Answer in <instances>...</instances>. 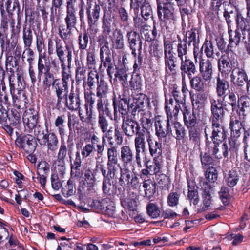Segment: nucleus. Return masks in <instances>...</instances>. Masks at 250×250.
I'll use <instances>...</instances> for the list:
<instances>
[{
  "mask_svg": "<svg viewBox=\"0 0 250 250\" xmlns=\"http://www.w3.org/2000/svg\"><path fill=\"white\" fill-rule=\"evenodd\" d=\"M100 169L103 176V179H112L114 178L118 170L117 167H114V166H112L108 164H107V169L103 165H100Z\"/></svg>",
  "mask_w": 250,
  "mask_h": 250,
  "instance_id": "33",
  "label": "nucleus"
},
{
  "mask_svg": "<svg viewBox=\"0 0 250 250\" xmlns=\"http://www.w3.org/2000/svg\"><path fill=\"white\" fill-rule=\"evenodd\" d=\"M165 111L167 114V122H175L177 120L178 113L181 110L179 104L174 102V99L170 97L165 99Z\"/></svg>",
  "mask_w": 250,
  "mask_h": 250,
  "instance_id": "7",
  "label": "nucleus"
},
{
  "mask_svg": "<svg viewBox=\"0 0 250 250\" xmlns=\"http://www.w3.org/2000/svg\"><path fill=\"white\" fill-rule=\"evenodd\" d=\"M178 57L181 60L187 58V45L186 42L181 41L177 45Z\"/></svg>",
  "mask_w": 250,
  "mask_h": 250,
  "instance_id": "55",
  "label": "nucleus"
},
{
  "mask_svg": "<svg viewBox=\"0 0 250 250\" xmlns=\"http://www.w3.org/2000/svg\"><path fill=\"white\" fill-rule=\"evenodd\" d=\"M4 0H0V10L1 14L0 28L5 32L8 29V23H10L11 27L13 28L14 26L15 22L14 20L12 18L11 16L5 14L3 6Z\"/></svg>",
  "mask_w": 250,
  "mask_h": 250,
  "instance_id": "22",
  "label": "nucleus"
},
{
  "mask_svg": "<svg viewBox=\"0 0 250 250\" xmlns=\"http://www.w3.org/2000/svg\"><path fill=\"white\" fill-rule=\"evenodd\" d=\"M147 213L151 218L155 219L160 215L159 207L154 203H149L146 206Z\"/></svg>",
  "mask_w": 250,
  "mask_h": 250,
  "instance_id": "49",
  "label": "nucleus"
},
{
  "mask_svg": "<svg viewBox=\"0 0 250 250\" xmlns=\"http://www.w3.org/2000/svg\"><path fill=\"white\" fill-rule=\"evenodd\" d=\"M65 116L64 115L58 116L54 122V125L57 128L59 134L62 135L64 134V124L65 122Z\"/></svg>",
  "mask_w": 250,
  "mask_h": 250,
  "instance_id": "56",
  "label": "nucleus"
},
{
  "mask_svg": "<svg viewBox=\"0 0 250 250\" xmlns=\"http://www.w3.org/2000/svg\"><path fill=\"white\" fill-rule=\"evenodd\" d=\"M64 21L66 26L68 27L76 28L77 18L75 15V8H66V14Z\"/></svg>",
  "mask_w": 250,
  "mask_h": 250,
  "instance_id": "36",
  "label": "nucleus"
},
{
  "mask_svg": "<svg viewBox=\"0 0 250 250\" xmlns=\"http://www.w3.org/2000/svg\"><path fill=\"white\" fill-rule=\"evenodd\" d=\"M126 38L130 48L139 47V50L142 49V42L139 35L136 32L131 31L127 32Z\"/></svg>",
  "mask_w": 250,
  "mask_h": 250,
  "instance_id": "27",
  "label": "nucleus"
},
{
  "mask_svg": "<svg viewBox=\"0 0 250 250\" xmlns=\"http://www.w3.org/2000/svg\"><path fill=\"white\" fill-rule=\"evenodd\" d=\"M237 29H240L241 31L249 29V22L247 19L244 18L241 14L238 13L236 18Z\"/></svg>",
  "mask_w": 250,
  "mask_h": 250,
  "instance_id": "46",
  "label": "nucleus"
},
{
  "mask_svg": "<svg viewBox=\"0 0 250 250\" xmlns=\"http://www.w3.org/2000/svg\"><path fill=\"white\" fill-rule=\"evenodd\" d=\"M186 43L188 42L190 45L192 44L194 46L193 54L194 57L196 62L197 61L198 56L200 57L201 53L199 51V48L196 46L199 42V36L198 35V31L195 28H192L188 31L186 34Z\"/></svg>",
  "mask_w": 250,
  "mask_h": 250,
  "instance_id": "16",
  "label": "nucleus"
},
{
  "mask_svg": "<svg viewBox=\"0 0 250 250\" xmlns=\"http://www.w3.org/2000/svg\"><path fill=\"white\" fill-rule=\"evenodd\" d=\"M86 69L83 64H78L76 70V80L80 82L86 78Z\"/></svg>",
  "mask_w": 250,
  "mask_h": 250,
  "instance_id": "57",
  "label": "nucleus"
},
{
  "mask_svg": "<svg viewBox=\"0 0 250 250\" xmlns=\"http://www.w3.org/2000/svg\"><path fill=\"white\" fill-rule=\"evenodd\" d=\"M157 14L160 20L161 31L174 27L176 17L174 14V3L171 0H157Z\"/></svg>",
  "mask_w": 250,
  "mask_h": 250,
  "instance_id": "2",
  "label": "nucleus"
},
{
  "mask_svg": "<svg viewBox=\"0 0 250 250\" xmlns=\"http://www.w3.org/2000/svg\"><path fill=\"white\" fill-rule=\"evenodd\" d=\"M138 6L141 7V13L142 17L147 20L152 14V8L146 0H136Z\"/></svg>",
  "mask_w": 250,
  "mask_h": 250,
  "instance_id": "31",
  "label": "nucleus"
},
{
  "mask_svg": "<svg viewBox=\"0 0 250 250\" xmlns=\"http://www.w3.org/2000/svg\"><path fill=\"white\" fill-rule=\"evenodd\" d=\"M153 161L152 165L147 166V168H149V171L151 172V175L158 173L162 167L163 163V159L160 158H153Z\"/></svg>",
  "mask_w": 250,
  "mask_h": 250,
  "instance_id": "44",
  "label": "nucleus"
},
{
  "mask_svg": "<svg viewBox=\"0 0 250 250\" xmlns=\"http://www.w3.org/2000/svg\"><path fill=\"white\" fill-rule=\"evenodd\" d=\"M155 126L156 135L157 136L159 139L165 138L167 135L169 134H172V128L170 127V130H168L169 129L167 127V129L165 130L160 121L155 122Z\"/></svg>",
  "mask_w": 250,
  "mask_h": 250,
  "instance_id": "42",
  "label": "nucleus"
},
{
  "mask_svg": "<svg viewBox=\"0 0 250 250\" xmlns=\"http://www.w3.org/2000/svg\"><path fill=\"white\" fill-rule=\"evenodd\" d=\"M122 128L125 134L128 137H133L142 132L140 131L141 127L139 124L131 119L123 120Z\"/></svg>",
  "mask_w": 250,
  "mask_h": 250,
  "instance_id": "14",
  "label": "nucleus"
},
{
  "mask_svg": "<svg viewBox=\"0 0 250 250\" xmlns=\"http://www.w3.org/2000/svg\"><path fill=\"white\" fill-rule=\"evenodd\" d=\"M146 134L145 131L137 135L134 139V147L135 149V160L139 167H142L141 153L146 150Z\"/></svg>",
  "mask_w": 250,
  "mask_h": 250,
  "instance_id": "8",
  "label": "nucleus"
},
{
  "mask_svg": "<svg viewBox=\"0 0 250 250\" xmlns=\"http://www.w3.org/2000/svg\"><path fill=\"white\" fill-rule=\"evenodd\" d=\"M205 133L207 140V145L209 146V147H210V151L212 154L218 159L222 158V156L227 157L229 154V150H231V148H229V146L226 143H223L220 146V144L221 142H212L208 138L206 129H205Z\"/></svg>",
  "mask_w": 250,
  "mask_h": 250,
  "instance_id": "6",
  "label": "nucleus"
},
{
  "mask_svg": "<svg viewBox=\"0 0 250 250\" xmlns=\"http://www.w3.org/2000/svg\"><path fill=\"white\" fill-rule=\"evenodd\" d=\"M228 33L229 34L228 48L229 50L231 48L237 46L241 41L242 35L238 29L233 30L229 28Z\"/></svg>",
  "mask_w": 250,
  "mask_h": 250,
  "instance_id": "28",
  "label": "nucleus"
},
{
  "mask_svg": "<svg viewBox=\"0 0 250 250\" xmlns=\"http://www.w3.org/2000/svg\"><path fill=\"white\" fill-rule=\"evenodd\" d=\"M21 148L28 152H31L35 150V146L32 139L30 140L28 136L23 137V143L21 145Z\"/></svg>",
  "mask_w": 250,
  "mask_h": 250,
  "instance_id": "54",
  "label": "nucleus"
},
{
  "mask_svg": "<svg viewBox=\"0 0 250 250\" xmlns=\"http://www.w3.org/2000/svg\"><path fill=\"white\" fill-rule=\"evenodd\" d=\"M196 110L193 109L191 111L187 107H185L183 110L184 121L185 125L188 127L194 126L196 123Z\"/></svg>",
  "mask_w": 250,
  "mask_h": 250,
  "instance_id": "25",
  "label": "nucleus"
},
{
  "mask_svg": "<svg viewBox=\"0 0 250 250\" xmlns=\"http://www.w3.org/2000/svg\"><path fill=\"white\" fill-rule=\"evenodd\" d=\"M150 26L147 24L143 25L140 29V34L142 37H144L146 41L151 42L154 40L151 33Z\"/></svg>",
  "mask_w": 250,
  "mask_h": 250,
  "instance_id": "60",
  "label": "nucleus"
},
{
  "mask_svg": "<svg viewBox=\"0 0 250 250\" xmlns=\"http://www.w3.org/2000/svg\"><path fill=\"white\" fill-rule=\"evenodd\" d=\"M202 50H204L208 58H211L214 54L213 46L211 41L206 40L202 45Z\"/></svg>",
  "mask_w": 250,
  "mask_h": 250,
  "instance_id": "53",
  "label": "nucleus"
},
{
  "mask_svg": "<svg viewBox=\"0 0 250 250\" xmlns=\"http://www.w3.org/2000/svg\"><path fill=\"white\" fill-rule=\"evenodd\" d=\"M229 84L228 81L218 76L216 78V93L219 97H225L229 90Z\"/></svg>",
  "mask_w": 250,
  "mask_h": 250,
  "instance_id": "30",
  "label": "nucleus"
},
{
  "mask_svg": "<svg viewBox=\"0 0 250 250\" xmlns=\"http://www.w3.org/2000/svg\"><path fill=\"white\" fill-rule=\"evenodd\" d=\"M79 115L82 122L89 123L91 121L92 117V112L91 108L85 104L82 107L79 106Z\"/></svg>",
  "mask_w": 250,
  "mask_h": 250,
  "instance_id": "32",
  "label": "nucleus"
},
{
  "mask_svg": "<svg viewBox=\"0 0 250 250\" xmlns=\"http://www.w3.org/2000/svg\"><path fill=\"white\" fill-rule=\"evenodd\" d=\"M236 58V54L232 50H229L226 55L222 56L218 61L219 71L222 74H228L230 72L232 65L237 63Z\"/></svg>",
  "mask_w": 250,
  "mask_h": 250,
  "instance_id": "5",
  "label": "nucleus"
},
{
  "mask_svg": "<svg viewBox=\"0 0 250 250\" xmlns=\"http://www.w3.org/2000/svg\"><path fill=\"white\" fill-rule=\"evenodd\" d=\"M167 126L168 130H170V127L173 126V129L175 133L173 136L177 140H182L185 135V130L184 127L177 120L175 122L167 123Z\"/></svg>",
  "mask_w": 250,
  "mask_h": 250,
  "instance_id": "29",
  "label": "nucleus"
},
{
  "mask_svg": "<svg viewBox=\"0 0 250 250\" xmlns=\"http://www.w3.org/2000/svg\"><path fill=\"white\" fill-rule=\"evenodd\" d=\"M44 145L46 146L48 150L55 151L58 148V139L57 135L54 133H48L47 128V135L42 140Z\"/></svg>",
  "mask_w": 250,
  "mask_h": 250,
  "instance_id": "24",
  "label": "nucleus"
},
{
  "mask_svg": "<svg viewBox=\"0 0 250 250\" xmlns=\"http://www.w3.org/2000/svg\"><path fill=\"white\" fill-rule=\"evenodd\" d=\"M147 101V98L144 94H140L137 97L134 99L133 105L134 106V111H140L143 110L145 105H146Z\"/></svg>",
  "mask_w": 250,
  "mask_h": 250,
  "instance_id": "40",
  "label": "nucleus"
},
{
  "mask_svg": "<svg viewBox=\"0 0 250 250\" xmlns=\"http://www.w3.org/2000/svg\"><path fill=\"white\" fill-rule=\"evenodd\" d=\"M245 122H242L240 120L231 119L230 122V128L231 131V134L236 136H239L240 131L243 126L242 124Z\"/></svg>",
  "mask_w": 250,
  "mask_h": 250,
  "instance_id": "48",
  "label": "nucleus"
},
{
  "mask_svg": "<svg viewBox=\"0 0 250 250\" xmlns=\"http://www.w3.org/2000/svg\"><path fill=\"white\" fill-rule=\"evenodd\" d=\"M24 48L30 47L32 43V32L30 28H24L23 31L22 36Z\"/></svg>",
  "mask_w": 250,
  "mask_h": 250,
  "instance_id": "50",
  "label": "nucleus"
},
{
  "mask_svg": "<svg viewBox=\"0 0 250 250\" xmlns=\"http://www.w3.org/2000/svg\"><path fill=\"white\" fill-rule=\"evenodd\" d=\"M130 167L123 166L120 167V176L118 183L123 188H136L139 186V178L134 174V171Z\"/></svg>",
  "mask_w": 250,
  "mask_h": 250,
  "instance_id": "3",
  "label": "nucleus"
},
{
  "mask_svg": "<svg viewBox=\"0 0 250 250\" xmlns=\"http://www.w3.org/2000/svg\"><path fill=\"white\" fill-rule=\"evenodd\" d=\"M82 158L79 151L75 153V157L73 163L71 164V174L74 176H79L80 175V167L81 166Z\"/></svg>",
  "mask_w": 250,
  "mask_h": 250,
  "instance_id": "41",
  "label": "nucleus"
},
{
  "mask_svg": "<svg viewBox=\"0 0 250 250\" xmlns=\"http://www.w3.org/2000/svg\"><path fill=\"white\" fill-rule=\"evenodd\" d=\"M83 173L85 182L87 184L88 186H92L95 183V178L92 171L89 168L86 167Z\"/></svg>",
  "mask_w": 250,
  "mask_h": 250,
  "instance_id": "61",
  "label": "nucleus"
},
{
  "mask_svg": "<svg viewBox=\"0 0 250 250\" xmlns=\"http://www.w3.org/2000/svg\"><path fill=\"white\" fill-rule=\"evenodd\" d=\"M6 86L2 81H0V102L4 104L9 103L8 95L6 91Z\"/></svg>",
  "mask_w": 250,
  "mask_h": 250,
  "instance_id": "52",
  "label": "nucleus"
},
{
  "mask_svg": "<svg viewBox=\"0 0 250 250\" xmlns=\"http://www.w3.org/2000/svg\"><path fill=\"white\" fill-rule=\"evenodd\" d=\"M113 106L115 116L118 112L122 115H125L127 113L128 105L127 102L125 100L121 99L118 103L114 101Z\"/></svg>",
  "mask_w": 250,
  "mask_h": 250,
  "instance_id": "39",
  "label": "nucleus"
},
{
  "mask_svg": "<svg viewBox=\"0 0 250 250\" xmlns=\"http://www.w3.org/2000/svg\"><path fill=\"white\" fill-rule=\"evenodd\" d=\"M226 184L229 187H234L239 181V176L234 170H230L224 177Z\"/></svg>",
  "mask_w": 250,
  "mask_h": 250,
  "instance_id": "38",
  "label": "nucleus"
},
{
  "mask_svg": "<svg viewBox=\"0 0 250 250\" xmlns=\"http://www.w3.org/2000/svg\"><path fill=\"white\" fill-rule=\"evenodd\" d=\"M73 29L72 28L68 27V26H66V27L60 26L58 28L59 35L62 40H67L71 35Z\"/></svg>",
  "mask_w": 250,
  "mask_h": 250,
  "instance_id": "64",
  "label": "nucleus"
},
{
  "mask_svg": "<svg viewBox=\"0 0 250 250\" xmlns=\"http://www.w3.org/2000/svg\"><path fill=\"white\" fill-rule=\"evenodd\" d=\"M37 68L38 75L40 79L43 74L50 71V69L49 63L45 61L38 62Z\"/></svg>",
  "mask_w": 250,
  "mask_h": 250,
  "instance_id": "62",
  "label": "nucleus"
},
{
  "mask_svg": "<svg viewBox=\"0 0 250 250\" xmlns=\"http://www.w3.org/2000/svg\"><path fill=\"white\" fill-rule=\"evenodd\" d=\"M230 79L234 84L242 86L248 81V78L244 69L235 67L232 69Z\"/></svg>",
  "mask_w": 250,
  "mask_h": 250,
  "instance_id": "17",
  "label": "nucleus"
},
{
  "mask_svg": "<svg viewBox=\"0 0 250 250\" xmlns=\"http://www.w3.org/2000/svg\"><path fill=\"white\" fill-rule=\"evenodd\" d=\"M52 86L57 97V105L61 106L62 102L68 96V85L62 83L59 79H55L53 81Z\"/></svg>",
  "mask_w": 250,
  "mask_h": 250,
  "instance_id": "10",
  "label": "nucleus"
},
{
  "mask_svg": "<svg viewBox=\"0 0 250 250\" xmlns=\"http://www.w3.org/2000/svg\"><path fill=\"white\" fill-rule=\"evenodd\" d=\"M146 140L148 145L150 155L153 158L163 159L162 144L158 141H154L152 135L149 132H146Z\"/></svg>",
  "mask_w": 250,
  "mask_h": 250,
  "instance_id": "12",
  "label": "nucleus"
},
{
  "mask_svg": "<svg viewBox=\"0 0 250 250\" xmlns=\"http://www.w3.org/2000/svg\"><path fill=\"white\" fill-rule=\"evenodd\" d=\"M38 116L36 111L30 110L26 111L23 115V122L29 130L36 127L38 123Z\"/></svg>",
  "mask_w": 250,
  "mask_h": 250,
  "instance_id": "21",
  "label": "nucleus"
},
{
  "mask_svg": "<svg viewBox=\"0 0 250 250\" xmlns=\"http://www.w3.org/2000/svg\"><path fill=\"white\" fill-rule=\"evenodd\" d=\"M101 8L96 2L90 0L87 2L86 14L88 22L90 26L94 25L100 17Z\"/></svg>",
  "mask_w": 250,
  "mask_h": 250,
  "instance_id": "11",
  "label": "nucleus"
},
{
  "mask_svg": "<svg viewBox=\"0 0 250 250\" xmlns=\"http://www.w3.org/2000/svg\"><path fill=\"white\" fill-rule=\"evenodd\" d=\"M98 123V126L100 127L102 132H104L108 129L109 124L104 113L99 114Z\"/></svg>",
  "mask_w": 250,
  "mask_h": 250,
  "instance_id": "63",
  "label": "nucleus"
},
{
  "mask_svg": "<svg viewBox=\"0 0 250 250\" xmlns=\"http://www.w3.org/2000/svg\"><path fill=\"white\" fill-rule=\"evenodd\" d=\"M143 187L145 188V196L148 198L152 197L155 192V183L151 180H145Z\"/></svg>",
  "mask_w": 250,
  "mask_h": 250,
  "instance_id": "43",
  "label": "nucleus"
},
{
  "mask_svg": "<svg viewBox=\"0 0 250 250\" xmlns=\"http://www.w3.org/2000/svg\"><path fill=\"white\" fill-rule=\"evenodd\" d=\"M241 107L238 112L239 119L242 122H245L250 112V99L247 96H243L239 99Z\"/></svg>",
  "mask_w": 250,
  "mask_h": 250,
  "instance_id": "18",
  "label": "nucleus"
},
{
  "mask_svg": "<svg viewBox=\"0 0 250 250\" xmlns=\"http://www.w3.org/2000/svg\"><path fill=\"white\" fill-rule=\"evenodd\" d=\"M120 159L123 166L130 167L132 170H135L134 152L128 146H123L120 148Z\"/></svg>",
  "mask_w": 250,
  "mask_h": 250,
  "instance_id": "9",
  "label": "nucleus"
},
{
  "mask_svg": "<svg viewBox=\"0 0 250 250\" xmlns=\"http://www.w3.org/2000/svg\"><path fill=\"white\" fill-rule=\"evenodd\" d=\"M116 70L114 74L115 78L116 80L118 79L124 87H127L128 75L126 69L121 66L116 67Z\"/></svg>",
  "mask_w": 250,
  "mask_h": 250,
  "instance_id": "34",
  "label": "nucleus"
},
{
  "mask_svg": "<svg viewBox=\"0 0 250 250\" xmlns=\"http://www.w3.org/2000/svg\"><path fill=\"white\" fill-rule=\"evenodd\" d=\"M205 176L209 182L214 183L218 177L217 170L213 167H210L207 169Z\"/></svg>",
  "mask_w": 250,
  "mask_h": 250,
  "instance_id": "59",
  "label": "nucleus"
},
{
  "mask_svg": "<svg viewBox=\"0 0 250 250\" xmlns=\"http://www.w3.org/2000/svg\"><path fill=\"white\" fill-rule=\"evenodd\" d=\"M199 71L203 80L210 82L212 78V65L210 60L208 59H200Z\"/></svg>",
  "mask_w": 250,
  "mask_h": 250,
  "instance_id": "15",
  "label": "nucleus"
},
{
  "mask_svg": "<svg viewBox=\"0 0 250 250\" xmlns=\"http://www.w3.org/2000/svg\"><path fill=\"white\" fill-rule=\"evenodd\" d=\"M209 101L212 132L208 138L212 142H222L226 137L223 125L225 114L223 104L220 100L213 98H210Z\"/></svg>",
  "mask_w": 250,
  "mask_h": 250,
  "instance_id": "1",
  "label": "nucleus"
},
{
  "mask_svg": "<svg viewBox=\"0 0 250 250\" xmlns=\"http://www.w3.org/2000/svg\"><path fill=\"white\" fill-rule=\"evenodd\" d=\"M107 164L118 169L120 164L118 163L117 148L114 146H109L107 149Z\"/></svg>",
  "mask_w": 250,
  "mask_h": 250,
  "instance_id": "26",
  "label": "nucleus"
},
{
  "mask_svg": "<svg viewBox=\"0 0 250 250\" xmlns=\"http://www.w3.org/2000/svg\"><path fill=\"white\" fill-rule=\"evenodd\" d=\"M108 88L107 83L104 80H100L97 88V97H107Z\"/></svg>",
  "mask_w": 250,
  "mask_h": 250,
  "instance_id": "47",
  "label": "nucleus"
},
{
  "mask_svg": "<svg viewBox=\"0 0 250 250\" xmlns=\"http://www.w3.org/2000/svg\"><path fill=\"white\" fill-rule=\"evenodd\" d=\"M190 83L191 87L198 91L203 90L204 88V80L200 76H196L193 78H191Z\"/></svg>",
  "mask_w": 250,
  "mask_h": 250,
  "instance_id": "45",
  "label": "nucleus"
},
{
  "mask_svg": "<svg viewBox=\"0 0 250 250\" xmlns=\"http://www.w3.org/2000/svg\"><path fill=\"white\" fill-rule=\"evenodd\" d=\"M26 58L28 65H33V62L34 60V52L30 47L25 48L22 56L21 59L24 61V59Z\"/></svg>",
  "mask_w": 250,
  "mask_h": 250,
  "instance_id": "51",
  "label": "nucleus"
},
{
  "mask_svg": "<svg viewBox=\"0 0 250 250\" xmlns=\"http://www.w3.org/2000/svg\"><path fill=\"white\" fill-rule=\"evenodd\" d=\"M97 108L99 114H103L104 112L107 113L109 112V100L107 97H97Z\"/></svg>",
  "mask_w": 250,
  "mask_h": 250,
  "instance_id": "37",
  "label": "nucleus"
},
{
  "mask_svg": "<svg viewBox=\"0 0 250 250\" xmlns=\"http://www.w3.org/2000/svg\"><path fill=\"white\" fill-rule=\"evenodd\" d=\"M111 41L113 49L121 50L124 48V36L121 30L116 29L113 32Z\"/></svg>",
  "mask_w": 250,
  "mask_h": 250,
  "instance_id": "23",
  "label": "nucleus"
},
{
  "mask_svg": "<svg viewBox=\"0 0 250 250\" xmlns=\"http://www.w3.org/2000/svg\"><path fill=\"white\" fill-rule=\"evenodd\" d=\"M164 59L166 69L169 70L172 74L176 73L177 65L175 64L176 58L173 52L172 44L170 41L164 40Z\"/></svg>",
  "mask_w": 250,
  "mask_h": 250,
  "instance_id": "4",
  "label": "nucleus"
},
{
  "mask_svg": "<svg viewBox=\"0 0 250 250\" xmlns=\"http://www.w3.org/2000/svg\"><path fill=\"white\" fill-rule=\"evenodd\" d=\"M63 100L66 107L70 110H77L80 106V100L78 93H75L71 90L68 96Z\"/></svg>",
  "mask_w": 250,
  "mask_h": 250,
  "instance_id": "20",
  "label": "nucleus"
},
{
  "mask_svg": "<svg viewBox=\"0 0 250 250\" xmlns=\"http://www.w3.org/2000/svg\"><path fill=\"white\" fill-rule=\"evenodd\" d=\"M195 185L193 181L188 182V197L191 203L197 205L199 201L197 191L195 189Z\"/></svg>",
  "mask_w": 250,
  "mask_h": 250,
  "instance_id": "35",
  "label": "nucleus"
},
{
  "mask_svg": "<svg viewBox=\"0 0 250 250\" xmlns=\"http://www.w3.org/2000/svg\"><path fill=\"white\" fill-rule=\"evenodd\" d=\"M99 76L98 73L96 71H91L88 73L87 84L88 86L90 88H92V87L94 86L96 83H97L98 85L100 83L99 81Z\"/></svg>",
  "mask_w": 250,
  "mask_h": 250,
  "instance_id": "58",
  "label": "nucleus"
},
{
  "mask_svg": "<svg viewBox=\"0 0 250 250\" xmlns=\"http://www.w3.org/2000/svg\"><path fill=\"white\" fill-rule=\"evenodd\" d=\"M103 133L102 136V143L105 144L107 139L109 146H114L115 142L113 141V137L116 144L120 145L123 142V137L121 132L117 129L114 131L112 127H110Z\"/></svg>",
  "mask_w": 250,
  "mask_h": 250,
  "instance_id": "13",
  "label": "nucleus"
},
{
  "mask_svg": "<svg viewBox=\"0 0 250 250\" xmlns=\"http://www.w3.org/2000/svg\"><path fill=\"white\" fill-rule=\"evenodd\" d=\"M181 61L180 69L182 71L183 78L187 74L189 79H190L197 72L195 64L191 60L188 58H185Z\"/></svg>",
  "mask_w": 250,
  "mask_h": 250,
  "instance_id": "19",
  "label": "nucleus"
}]
</instances>
